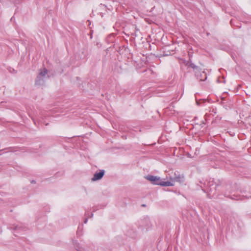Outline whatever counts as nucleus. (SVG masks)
<instances>
[{
  "mask_svg": "<svg viewBox=\"0 0 251 251\" xmlns=\"http://www.w3.org/2000/svg\"><path fill=\"white\" fill-rule=\"evenodd\" d=\"M144 178L153 185H159L163 187H170L174 186L176 181H180V176L171 177L169 180L165 181L158 176L147 175L144 176Z\"/></svg>",
  "mask_w": 251,
  "mask_h": 251,
  "instance_id": "f257e3e1",
  "label": "nucleus"
},
{
  "mask_svg": "<svg viewBox=\"0 0 251 251\" xmlns=\"http://www.w3.org/2000/svg\"><path fill=\"white\" fill-rule=\"evenodd\" d=\"M47 79L45 77L38 75L34 81V85L39 88H42L45 86Z\"/></svg>",
  "mask_w": 251,
  "mask_h": 251,
  "instance_id": "f03ea898",
  "label": "nucleus"
},
{
  "mask_svg": "<svg viewBox=\"0 0 251 251\" xmlns=\"http://www.w3.org/2000/svg\"><path fill=\"white\" fill-rule=\"evenodd\" d=\"M104 173V170H100L99 172H96L91 178V181L92 182H95L100 180L103 177Z\"/></svg>",
  "mask_w": 251,
  "mask_h": 251,
  "instance_id": "7ed1b4c3",
  "label": "nucleus"
},
{
  "mask_svg": "<svg viewBox=\"0 0 251 251\" xmlns=\"http://www.w3.org/2000/svg\"><path fill=\"white\" fill-rule=\"evenodd\" d=\"M48 70L45 68L41 69L40 70V72L38 75L41 76V77H45L47 79V75L48 74Z\"/></svg>",
  "mask_w": 251,
  "mask_h": 251,
  "instance_id": "20e7f679",
  "label": "nucleus"
},
{
  "mask_svg": "<svg viewBox=\"0 0 251 251\" xmlns=\"http://www.w3.org/2000/svg\"><path fill=\"white\" fill-rule=\"evenodd\" d=\"M36 181H35V180H32V181H31V183H32V184H35V183H36Z\"/></svg>",
  "mask_w": 251,
  "mask_h": 251,
  "instance_id": "39448f33",
  "label": "nucleus"
}]
</instances>
